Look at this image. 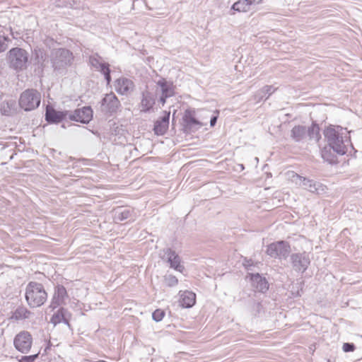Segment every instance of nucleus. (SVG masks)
<instances>
[{
	"label": "nucleus",
	"instance_id": "nucleus-1",
	"mask_svg": "<svg viewBox=\"0 0 362 362\" xmlns=\"http://www.w3.org/2000/svg\"><path fill=\"white\" fill-rule=\"evenodd\" d=\"M346 129L340 126H329L324 132L328 145L338 154L344 155L351 146Z\"/></svg>",
	"mask_w": 362,
	"mask_h": 362
},
{
	"label": "nucleus",
	"instance_id": "nucleus-2",
	"mask_svg": "<svg viewBox=\"0 0 362 362\" xmlns=\"http://www.w3.org/2000/svg\"><path fill=\"white\" fill-rule=\"evenodd\" d=\"M25 299L31 308H37L46 302L47 293L42 284L31 281L25 288Z\"/></svg>",
	"mask_w": 362,
	"mask_h": 362
},
{
	"label": "nucleus",
	"instance_id": "nucleus-3",
	"mask_svg": "<svg viewBox=\"0 0 362 362\" xmlns=\"http://www.w3.org/2000/svg\"><path fill=\"white\" fill-rule=\"evenodd\" d=\"M288 178L293 183L300 187H302L303 189L316 194H322L324 193L326 190V186L324 185L314 181L313 180H309L308 178L301 177L293 171H289L287 173Z\"/></svg>",
	"mask_w": 362,
	"mask_h": 362
},
{
	"label": "nucleus",
	"instance_id": "nucleus-4",
	"mask_svg": "<svg viewBox=\"0 0 362 362\" xmlns=\"http://www.w3.org/2000/svg\"><path fill=\"white\" fill-rule=\"evenodd\" d=\"M41 101L40 93L35 89L24 90L19 98V105L25 111H31L39 107Z\"/></svg>",
	"mask_w": 362,
	"mask_h": 362
},
{
	"label": "nucleus",
	"instance_id": "nucleus-5",
	"mask_svg": "<svg viewBox=\"0 0 362 362\" xmlns=\"http://www.w3.org/2000/svg\"><path fill=\"white\" fill-rule=\"evenodd\" d=\"M50 57L54 69L59 70L69 66L73 59L72 53L63 48L53 49Z\"/></svg>",
	"mask_w": 362,
	"mask_h": 362
},
{
	"label": "nucleus",
	"instance_id": "nucleus-6",
	"mask_svg": "<svg viewBox=\"0 0 362 362\" xmlns=\"http://www.w3.org/2000/svg\"><path fill=\"white\" fill-rule=\"evenodd\" d=\"M291 252L290 245L284 240L272 243L267 246L266 253L273 258L286 259Z\"/></svg>",
	"mask_w": 362,
	"mask_h": 362
},
{
	"label": "nucleus",
	"instance_id": "nucleus-7",
	"mask_svg": "<svg viewBox=\"0 0 362 362\" xmlns=\"http://www.w3.org/2000/svg\"><path fill=\"white\" fill-rule=\"evenodd\" d=\"M8 58L11 66L15 69L22 70L26 67L28 57L25 49L18 47L11 49Z\"/></svg>",
	"mask_w": 362,
	"mask_h": 362
},
{
	"label": "nucleus",
	"instance_id": "nucleus-8",
	"mask_svg": "<svg viewBox=\"0 0 362 362\" xmlns=\"http://www.w3.org/2000/svg\"><path fill=\"white\" fill-rule=\"evenodd\" d=\"M89 63L93 69L101 72L104 75L107 84H109L111 81L109 64L105 62L103 59L98 54H94L90 56Z\"/></svg>",
	"mask_w": 362,
	"mask_h": 362
},
{
	"label": "nucleus",
	"instance_id": "nucleus-9",
	"mask_svg": "<svg viewBox=\"0 0 362 362\" xmlns=\"http://www.w3.org/2000/svg\"><path fill=\"white\" fill-rule=\"evenodd\" d=\"M290 261L293 269L300 273H303L310 263L309 255L305 252L292 254L290 256Z\"/></svg>",
	"mask_w": 362,
	"mask_h": 362
},
{
	"label": "nucleus",
	"instance_id": "nucleus-10",
	"mask_svg": "<svg viewBox=\"0 0 362 362\" xmlns=\"http://www.w3.org/2000/svg\"><path fill=\"white\" fill-rule=\"evenodd\" d=\"M32 337L28 332H22L17 334L13 344L16 349L23 354L28 353L32 346Z\"/></svg>",
	"mask_w": 362,
	"mask_h": 362
},
{
	"label": "nucleus",
	"instance_id": "nucleus-11",
	"mask_svg": "<svg viewBox=\"0 0 362 362\" xmlns=\"http://www.w3.org/2000/svg\"><path fill=\"white\" fill-rule=\"evenodd\" d=\"M93 117V111L90 107L77 109L74 112H69L68 118L71 120L87 124Z\"/></svg>",
	"mask_w": 362,
	"mask_h": 362
},
{
	"label": "nucleus",
	"instance_id": "nucleus-12",
	"mask_svg": "<svg viewBox=\"0 0 362 362\" xmlns=\"http://www.w3.org/2000/svg\"><path fill=\"white\" fill-rule=\"evenodd\" d=\"M119 106L120 102L112 93L106 94L101 101V110L104 112H116Z\"/></svg>",
	"mask_w": 362,
	"mask_h": 362
},
{
	"label": "nucleus",
	"instance_id": "nucleus-13",
	"mask_svg": "<svg viewBox=\"0 0 362 362\" xmlns=\"http://www.w3.org/2000/svg\"><path fill=\"white\" fill-rule=\"evenodd\" d=\"M68 299L69 296L66 289L62 285H57L54 287L50 307L52 309H55L60 305L66 304V301Z\"/></svg>",
	"mask_w": 362,
	"mask_h": 362
},
{
	"label": "nucleus",
	"instance_id": "nucleus-14",
	"mask_svg": "<svg viewBox=\"0 0 362 362\" xmlns=\"http://www.w3.org/2000/svg\"><path fill=\"white\" fill-rule=\"evenodd\" d=\"M161 93L160 102L164 105L166 98L171 97L174 94L173 86L171 83L166 81L165 79L159 80L157 82L156 94Z\"/></svg>",
	"mask_w": 362,
	"mask_h": 362
},
{
	"label": "nucleus",
	"instance_id": "nucleus-15",
	"mask_svg": "<svg viewBox=\"0 0 362 362\" xmlns=\"http://www.w3.org/2000/svg\"><path fill=\"white\" fill-rule=\"evenodd\" d=\"M115 87L118 93L128 95L133 91L134 85L132 80L127 78H120L116 81Z\"/></svg>",
	"mask_w": 362,
	"mask_h": 362
},
{
	"label": "nucleus",
	"instance_id": "nucleus-16",
	"mask_svg": "<svg viewBox=\"0 0 362 362\" xmlns=\"http://www.w3.org/2000/svg\"><path fill=\"white\" fill-rule=\"evenodd\" d=\"M155 95L150 91H144L142 93L141 103L139 108L142 112H149L155 105Z\"/></svg>",
	"mask_w": 362,
	"mask_h": 362
},
{
	"label": "nucleus",
	"instance_id": "nucleus-17",
	"mask_svg": "<svg viewBox=\"0 0 362 362\" xmlns=\"http://www.w3.org/2000/svg\"><path fill=\"white\" fill-rule=\"evenodd\" d=\"M170 112L163 111L160 119H158L154 124L153 130L157 135H163L169 126Z\"/></svg>",
	"mask_w": 362,
	"mask_h": 362
},
{
	"label": "nucleus",
	"instance_id": "nucleus-18",
	"mask_svg": "<svg viewBox=\"0 0 362 362\" xmlns=\"http://www.w3.org/2000/svg\"><path fill=\"white\" fill-rule=\"evenodd\" d=\"M69 111H57L53 108L47 107L45 119L48 122L58 123L68 117Z\"/></svg>",
	"mask_w": 362,
	"mask_h": 362
},
{
	"label": "nucleus",
	"instance_id": "nucleus-19",
	"mask_svg": "<svg viewBox=\"0 0 362 362\" xmlns=\"http://www.w3.org/2000/svg\"><path fill=\"white\" fill-rule=\"evenodd\" d=\"M70 317L71 314L69 313V311L64 308H60L55 313L53 314L52 317H51L50 322L54 325H56L60 322H64L68 326H69V322Z\"/></svg>",
	"mask_w": 362,
	"mask_h": 362
},
{
	"label": "nucleus",
	"instance_id": "nucleus-20",
	"mask_svg": "<svg viewBox=\"0 0 362 362\" xmlns=\"http://www.w3.org/2000/svg\"><path fill=\"white\" fill-rule=\"evenodd\" d=\"M165 254L167 255L168 262L170 263V267L180 272H182L184 267L180 264V257L179 255L170 248L166 249Z\"/></svg>",
	"mask_w": 362,
	"mask_h": 362
},
{
	"label": "nucleus",
	"instance_id": "nucleus-21",
	"mask_svg": "<svg viewBox=\"0 0 362 362\" xmlns=\"http://www.w3.org/2000/svg\"><path fill=\"white\" fill-rule=\"evenodd\" d=\"M136 216L134 209L119 207L115 211L114 219L115 221H122L128 218L134 221L136 218Z\"/></svg>",
	"mask_w": 362,
	"mask_h": 362
},
{
	"label": "nucleus",
	"instance_id": "nucleus-22",
	"mask_svg": "<svg viewBox=\"0 0 362 362\" xmlns=\"http://www.w3.org/2000/svg\"><path fill=\"white\" fill-rule=\"evenodd\" d=\"M252 286L259 292H265L269 288V284L265 278L259 274H250Z\"/></svg>",
	"mask_w": 362,
	"mask_h": 362
},
{
	"label": "nucleus",
	"instance_id": "nucleus-23",
	"mask_svg": "<svg viewBox=\"0 0 362 362\" xmlns=\"http://www.w3.org/2000/svg\"><path fill=\"white\" fill-rule=\"evenodd\" d=\"M180 303L183 308H191L196 302V295L192 291H180Z\"/></svg>",
	"mask_w": 362,
	"mask_h": 362
},
{
	"label": "nucleus",
	"instance_id": "nucleus-24",
	"mask_svg": "<svg viewBox=\"0 0 362 362\" xmlns=\"http://www.w3.org/2000/svg\"><path fill=\"white\" fill-rule=\"evenodd\" d=\"M307 129L304 126L297 125L291 130V137L296 142H300L305 139Z\"/></svg>",
	"mask_w": 362,
	"mask_h": 362
},
{
	"label": "nucleus",
	"instance_id": "nucleus-25",
	"mask_svg": "<svg viewBox=\"0 0 362 362\" xmlns=\"http://www.w3.org/2000/svg\"><path fill=\"white\" fill-rule=\"evenodd\" d=\"M32 313L23 306L18 307L12 313L11 319L15 320H22L30 317Z\"/></svg>",
	"mask_w": 362,
	"mask_h": 362
},
{
	"label": "nucleus",
	"instance_id": "nucleus-26",
	"mask_svg": "<svg viewBox=\"0 0 362 362\" xmlns=\"http://www.w3.org/2000/svg\"><path fill=\"white\" fill-rule=\"evenodd\" d=\"M231 9L238 12H247L250 9V3L248 0H239L233 4Z\"/></svg>",
	"mask_w": 362,
	"mask_h": 362
},
{
	"label": "nucleus",
	"instance_id": "nucleus-27",
	"mask_svg": "<svg viewBox=\"0 0 362 362\" xmlns=\"http://www.w3.org/2000/svg\"><path fill=\"white\" fill-rule=\"evenodd\" d=\"M275 90L276 88L272 86H265L257 92L256 97H258L259 100H262L263 99L266 100L275 91Z\"/></svg>",
	"mask_w": 362,
	"mask_h": 362
},
{
	"label": "nucleus",
	"instance_id": "nucleus-28",
	"mask_svg": "<svg viewBox=\"0 0 362 362\" xmlns=\"http://www.w3.org/2000/svg\"><path fill=\"white\" fill-rule=\"evenodd\" d=\"M331 149L332 148L329 146H325L321 151L322 158L329 163L334 162V156L331 153Z\"/></svg>",
	"mask_w": 362,
	"mask_h": 362
},
{
	"label": "nucleus",
	"instance_id": "nucleus-29",
	"mask_svg": "<svg viewBox=\"0 0 362 362\" xmlns=\"http://www.w3.org/2000/svg\"><path fill=\"white\" fill-rule=\"evenodd\" d=\"M307 134L310 136V139H315L318 141L320 139V128L318 125L313 124L311 127L307 129Z\"/></svg>",
	"mask_w": 362,
	"mask_h": 362
},
{
	"label": "nucleus",
	"instance_id": "nucleus-30",
	"mask_svg": "<svg viewBox=\"0 0 362 362\" xmlns=\"http://www.w3.org/2000/svg\"><path fill=\"white\" fill-rule=\"evenodd\" d=\"M185 122L186 123L187 127L190 129L192 128L194 126L202 127L203 125L200 122L197 120L192 115H185Z\"/></svg>",
	"mask_w": 362,
	"mask_h": 362
},
{
	"label": "nucleus",
	"instance_id": "nucleus-31",
	"mask_svg": "<svg viewBox=\"0 0 362 362\" xmlns=\"http://www.w3.org/2000/svg\"><path fill=\"white\" fill-rule=\"evenodd\" d=\"M165 282L168 286H175L177 284L178 280L175 276L168 274L165 276Z\"/></svg>",
	"mask_w": 362,
	"mask_h": 362
},
{
	"label": "nucleus",
	"instance_id": "nucleus-32",
	"mask_svg": "<svg viewBox=\"0 0 362 362\" xmlns=\"http://www.w3.org/2000/svg\"><path fill=\"white\" fill-rule=\"evenodd\" d=\"M10 41L8 37L0 35V52H4L8 48Z\"/></svg>",
	"mask_w": 362,
	"mask_h": 362
},
{
	"label": "nucleus",
	"instance_id": "nucleus-33",
	"mask_svg": "<svg viewBox=\"0 0 362 362\" xmlns=\"http://www.w3.org/2000/svg\"><path fill=\"white\" fill-rule=\"evenodd\" d=\"M164 315H165V312L163 310L158 309V310H156L153 313L152 317L155 321L159 322V321L162 320Z\"/></svg>",
	"mask_w": 362,
	"mask_h": 362
},
{
	"label": "nucleus",
	"instance_id": "nucleus-34",
	"mask_svg": "<svg viewBox=\"0 0 362 362\" xmlns=\"http://www.w3.org/2000/svg\"><path fill=\"white\" fill-rule=\"evenodd\" d=\"M38 356V354L23 356L19 362H33Z\"/></svg>",
	"mask_w": 362,
	"mask_h": 362
},
{
	"label": "nucleus",
	"instance_id": "nucleus-35",
	"mask_svg": "<svg viewBox=\"0 0 362 362\" xmlns=\"http://www.w3.org/2000/svg\"><path fill=\"white\" fill-rule=\"evenodd\" d=\"M343 351L344 352H349V351H353L355 349V346L354 344H351V343H344L343 344Z\"/></svg>",
	"mask_w": 362,
	"mask_h": 362
},
{
	"label": "nucleus",
	"instance_id": "nucleus-36",
	"mask_svg": "<svg viewBox=\"0 0 362 362\" xmlns=\"http://www.w3.org/2000/svg\"><path fill=\"white\" fill-rule=\"evenodd\" d=\"M262 0H248V3H250V7L252 5H257L261 4Z\"/></svg>",
	"mask_w": 362,
	"mask_h": 362
},
{
	"label": "nucleus",
	"instance_id": "nucleus-37",
	"mask_svg": "<svg viewBox=\"0 0 362 362\" xmlns=\"http://www.w3.org/2000/svg\"><path fill=\"white\" fill-rule=\"evenodd\" d=\"M217 118H218V116H213L211 118L210 124H211V127H214L216 124V121H217Z\"/></svg>",
	"mask_w": 362,
	"mask_h": 362
},
{
	"label": "nucleus",
	"instance_id": "nucleus-38",
	"mask_svg": "<svg viewBox=\"0 0 362 362\" xmlns=\"http://www.w3.org/2000/svg\"><path fill=\"white\" fill-rule=\"evenodd\" d=\"M244 265L246 268L248 269L249 267H250L252 264L250 263V261L247 260L245 261V262L244 263Z\"/></svg>",
	"mask_w": 362,
	"mask_h": 362
},
{
	"label": "nucleus",
	"instance_id": "nucleus-39",
	"mask_svg": "<svg viewBox=\"0 0 362 362\" xmlns=\"http://www.w3.org/2000/svg\"><path fill=\"white\" fill-rule=\"evenodd\" d=\"M361 337H362V335H361Z\"/></svg>",
	"mask_w": 362,
	"mask_h": 362
}]
</instances>
